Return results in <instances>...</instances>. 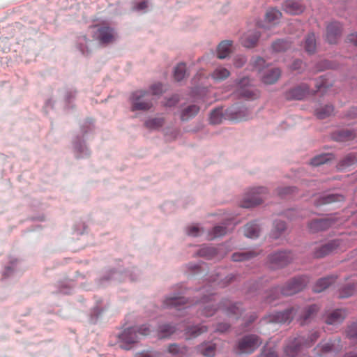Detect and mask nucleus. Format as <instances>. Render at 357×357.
Wrapping results in <instances>:
<instances>
[{
  "label": "nucleus",
  "instance_id": "59",
  "mask_svg": "<svg viewBox=\"0 0 357 357\" xmlns=\"http://www.w3.org/2000/svg\"><path fill=\"white\" fill-rule=\"evenodd\" d=\"M178 102V98L177 96H173L171 98H169L167 102L165 103V105L167 107H172L174 106L175 104H176Z\"/></svg>",
  "mask_w": 357,
  "mask_h": 357
},
{
  "label": "nucleus",
  "instance_id": "14",
  "mask_svg": "<svg viewBox=\"0 0 357 357\" xmlns=\"http://www.w3.org/2000/svg\"><path fill=\"white\" fill-rule=\"evenodd\" d=\"M342 31L341 24L338 22H332L326 27V40L331 44L337 42Z\"/></svg>",
  "mask_w": 357,
  "mask_h": 357
},
{
  "label": "nucleus",
  "instance_id": "21",
  "mask_svg": "<svg viewBox=\"0 0 357 357\" xmlns=\"http://www.w3.org/2000/svg\"><path fill=\"white\" fill-rule=\"evenodd\" d=\"M346 317V313L342 310H335L330 313L326 320L328 324H336L342 322Z\"/></svg>",
  "mask_w": 357,
  "mask_h": 357
},
{
  "label": "nucleus",
  "instance_id": "12",
  "mask_svg": "<svg viewBox=\"0 0 357 357\" xmlns=\"http://www.w3.org/2000/svg\"><path fill=\"white\" fill-rule=\"evenodd\" d=\"M294 307L287 309L283 312H275L268 316V321L274 323H289L296 312Z\"/></svg>",
  "mask_w": 357,
  "mask_h": 357
},
{
  "label": "nucleus",
  "instance_id": "26",
  "mask_svg": "<svg viewBox=\"0 0 357 357\" xmlns=\"http://www.w3.org/2000/svg\"><path fill=\"white\" fill-rule=\"evenodd\" d=\"M231 42L229 40L221 42L218 47V58L223 59L231 52Z\"/></svg>",
  "mask_w": 357,
  "mask_h": 357
},
{
  "label": "nucleus",
  "instance_id": "16",
  "mask_svg": "<svg viewBox=\"0 0 357 357\" xmlns=\"http://www.w3.org/2000/svg\"><path fill=\"white\" fill-rule=\"evenodd\" d=\"M283 8L291 15H298L303 12L305 8L300 0H285Z\"/></svg>",
  "mask_w": 357,
  "mask_h": 357
},
{
  "label": "nucleus",
  "instance_id": "49",
  "mask_svg": "<svg viewBox=\"0 0 357 357\" xmlns=\"http://www.w3.org/2000/svg\"><path fill=\"white\" fill-rule=\"evenodd\" d=\"M333 345V344L331 342L325 343L321 342L318 344L317 349L321 352V354H324L331 351L332 350Z\"/></svg>",
  "mask_w": 357,
  "mask_h": 357
},
{
  "label": "nucleus",
  "instance_id": "28",
  "mask_svg": "<svg viewBox=\"0 0 357 357\" xmlns=\"http://www.w3.org/2000/svg\"><path fill=\"white\" fill-rule=\"evenodd\" d=\"M259 232V226L255 222L248 223L244 227V234L248 238H257Z\"/></svg>",
  "mask_w": 357,
  "mask_h": 357
},
{
  "label": "nucleus",
  "instance_id": "3",
  "mask_svg": "<svg viewBox=\"0 0 357 357\" xmlns=\"http://www.w3.org/2000/svg\"><path fill=\"white\" fill-rule=\"evenodd\" d=\"M91 36L99 45L106 46L114 43L117 34L114 28L106 25H95L91 27Z\"/></svg>",
  "mask_w": 357,
  "mask_h": 357
},
{
  "label": "nucleus",
  "instance_id": "29",
  "mask_svg": "<svg viewBox=\"0 0 357 357\" xmlns=\"http://www.w3.org/2000/svg\"><path fill=\"white\" fill-rule=\"evenodd\" d=\"M355 137V134L349 130H342L335 133L333 138L336 141L345 142L353 139Z\"/></svg>",
  "mask_w": 357,
  "mask_h": 357
},
{
  "label": "nucleus",
  "instance_id": "53",
  "mask_svg": "<svg viewBox=\"0 0 357 357\" xmlns=\"http://www.w3.org/2000/svg\"><path fill=\"white\" fill-rule=\"evenodd\" d=\"M333 68V65L329 62L328 61L324 60L323 61H321V63L319 64V66L316 68V72L322 71L328 68Z\"/></svg>",
  "mask_w": 357,
  "mask_h": 357
},
{
  "label": "nucleus",
  "instance_id": "23",
  "mask_svg": "<svg viewBox=\"0 0 357 357\" xmlns=\"http://www.w3.org/2000/svg\"><path fill=\"white\" fill-rule=\"evenodd\" d=\"M198 351L206 357H213L216 352V345L213 343H204L197 347Z\"/></svg>",
  "mask_w": 357,
  "mask_h": 357
},
{
  "label": "nucleus",
  "instance_id": "31",
  "mask_svg": "<svg viewBox=\"0 0 357 357\" xmlns=\"http://www.w3.org/2000/svg\"><path fill=\"white\" fill-rule=\"evenodd\" d=\"M199 108L195 105H190L184 109L181 113V119L182 121H188L195 116L199 112Z\"/></svg>",
  "mask_w": 357,
  "mask_h": 357
},
{
  "label": "nucleus",
  "instance_id": "13",
  "mask_svg": "<svg viewBox=\"0 0 357 357\" xmlns=\"http://www.w3.org/2000/svg\"><path fill=\"white\" fill-rule=\"evenodd\" d=\"M250 84V79L247 77L242 79L239 82V89L238 90V94L239 96L244 98L248 100L255 99L259 96V93L248 86Z\"/></svg>",
  "mask_w": 357,
  "mask_h": 357
},
{
  "label": "nucleus",
  "instance_id": "32",
  "mask_svg": "<svg viewBox=\"0 0 357 357\" xmlns=\"http://www.w3.org/2000/svg\"><path fill=\"white\" fill-rule=\"evenodd\" d=\"M229 75L230 73L227 68L223 67H218L211 74V77L216 81H222L227 78Z\"/></svg>",
  "mask_w": 357,
  "mask_h": 357
},
{
  "label": "nucleus",
  "instance_id": "6",
  "mask_svg": "<svg viewBox=\"0 0 357 357\" xmlns=\"http://www.w3.org/2000/svg\"><path fill=\"white\" fill-rule=\"evenodd\" d=\"M262 341L256 335H248L240 339L236 349L238 354H250L253 353L261 344Z\"/></svg>",
  "mask_w": 357,
  "mask_h": 357
},
{
  "label": "nucleus",
  "instance_id": "45",
  "mask_svg": "<svg viewBox=\"0 0 357 357\" xmlns=\"http://www.w3.org/2000/svg\"><path fill=\"white\" fill-rule=\"evenodd\" d=\"M227 233L225 227L223 226H215L213 228L211 231L208 234V239L213 240L215 238L222 236Z\"/></svg>",
  "mask_w": 357,
  "mask_h": 357
},
{
  "label": "nucleus",
  "instance_id": "34",
  "mask_svg": "<svg viewBox=\"0 0 357 357\" xmlns=\"http://www.w3.org/2000/svg\"><path fill=\"white\" fill-rule=\"evenodd\" d=\"M175 332V328L169 324H164L159 327L158 331V336L159 338L169 337L172 334Z\"/></svg>",
  "mask_w": 357,
  "mask_h": 357
},
{
  "label": "nucleus",
  "instance_id": "52",
  "mask_svg": "<svg viewBox=\"0 0 357 357\" xmlns=\"http://www.w3.org/2000/svg\"><path fill=\"white\" fill-rule=\"evenodd\" d=\"M316 86L317 91H321L329 87V84L326 82L325 77L321 76L316 80Z\"/></svg>",
  "mask_w": 357,
  "mask_h": 357
},
{
  "label": "nucleus",
  "instance_id": "7",
  "mask_svg": "<svg viewBox=\"0 0 357 357\" xmlns=\"http://www.w3.org/2000/svg\"><path fill=\"white\" fill-rule=\"evenodd\" d=\"M266 188L264 187L253 188L246 193L241 206L243 208H251L259 205L266 197Z\"/></svg>",
  "mask_w": 357,
  "mask_h": 357
},
{
  "label": "nucleus",
  "instance_id": "42",
  "mask_svg": "<svg viewBox=\"0 0 357 357\" xmlns=\"http://www.w3.org/2000/svg\"><path fill=\"white\" fill-rule=\"evenodd\" d=\"M319 307L317 305L309 306L302 315V324H304L308 319H311L319 310Z\"/></svg>",
  "mask_w": 357,
  "mask_h": 357
},
{
  "label": "nucleus",
  "instance_id": "18",
  "mask_svg": "<svg viewBox=\"0 0 357 357\" xmlns=\"http://www.w3.org/2000/svg\"><path fill=\"white\" fill-rule=\"evenodd\" d=\"M356 165H357V153H351L345 155L340 161L337 168L341 171H344Z\"/></svg>",
  "mask_w": 357,
  "mask_h": 357
},
{
  "label": "nucleus",
  "instance_id": "46",
  "mask_svg": "<svg viewBox=\"0 0 357 357\" xmlns=\"http://www.w3.org/2000/svg\"><path fill=\"white\" fill-rule=\"evenodd\" d=\"M228 303H230V301H225L220 307H222V310L225 311L228 316L238 314L240 312V307L237 305H233L230 307H228Z\"/></svg>",
  "mask_w": 357,
  "mask_h": 357
},
{
  "label": "nucleus",
  "instance_id": "47",
  "mask_svg": "<svg viewBox=\"0 0 357 357\" xmlns=\"http://www.w3.org/2000/svg\"><path fill=\"white\" fill-rule=\"evenodd\" d=\"M286 228V225L284 221H275L274 222L273 230L272 231V236L274 238H277L279 234L283 231Z\"/></svg>",
  "mask_w": 357,
  "mask_h": 357
},
{
  "label": "nucleus",
  "instance_id": "56",
  "mask_svg": "<svg viewBox=\"0 0 357 357\" xmlns=\"http://www.w3.org/2000/svg\"><path fill=\"white\" fill-rule=\"evenodd\" d=\"M261 357H278V355L273 349H264Z\"/></svg>",
  "mask_w": 357,
  "mask_h": 357
},
{
  "label": "nucleus",
  "instance_id": "62",
  "mask_svg": "<svg viewBox=\"0 0 357 357\" xmlns=\"http://www.w3.org/2000/svg\"><path fill=\"white\" fill-rule=\"evenodd\" d=\"M295 190V188H292V187H287V188H284L282 190L281 192H280V195H288V194H291L294 192Z\"/></svg>",
  "mask_w": 357,
  "mask_h": 357
},
{
  "label": "nucleus",
  "instance_id": "15",
  "mask_svg": "<svg viewBox=\"0 0 357 357\" xmlns=\"http://www.w3.org/2000/svg\"><path fill=\"white\" fill-rule=\"evenodd\" d=\"M214 301H215V298L212 295L205 296L202 298L201 303L203 304L202 314L205 317H211L214 314L217 310L213 304Z\"/></svg>",
  "mask_w": 357,
  "mask_h": 357
},
{
  "label": "nucleus",
  "instance_id": "58",
  "mask_svg": "<svg viewBox=\"0 0 357 357\" xmlns=\"http://www.w3.org/2000/svg\"><path fill=\"white\" fill-rule=\"evenodd\" d=\"M148 7V2L146 1H141L137 3L134 8L136 10H144Z\"/></svg>",
  "mask_w": 357,
  "mask_h": 357
},
{
  "label": "nucleus",
  "instance_id": "20",
  "mask_svg": "<svg viewBox=\"0 0 357 357\" xmlns=\"http://www.w3.org/2000/svg\"><path fill=\"white\" fill-rule=\"evenodd\" d=\"M344 200V197L342 195L328 194V195H325L320 197L317 199V201H316L315 204H316V206H321L324 204H331V203H333V202H342Z\"/></svg>",
  "mask_w": 357,
  "mask_h": 357
},
{
  "label": "nucleus",
  "instance_id": "4",
  "mask_svg": "<svg viewBox=\"0 0 357 357\" xmlns=\"http://www.w3.org/2000/svg\"><path fill=\"white\" fill-rule=\"evenodd\" d=\"M319 337L318 331L313 332L310 337V340H306L303 337L289 339L284 347V352L287 357H294L302 347H310Z\"/></svg>",
  "mask_w": 357,
  "mask_h": 357
},
{
  "label": "nucleus",
  "instance_id": "2",
  "mask_svg": "<svg viewBox=\"0 0 357 357\" xmlns=\"http://www.w3.org/2000/svg\"><path fill=\"white\" fill-rule=\"evenodd\" d=\"M151 332L149 327L146 325H142L140 327H130L125 329L118 336V342L121 349L129 350L132 348V344L139 340L138 334L141 335H148Z\"/></svg>",
  "mask_w": 357,
  "mask_h": 357
},
{
  "label": "nucleus",
  "instance_id": "1",
  "mask_svg": "<svg viewBox=\"0 0 357 357\" xmlns=\"http://www.w3.org/2000/svg\"><path fill=\"white\" fill-rule=\"evenodd\" d=\"M308 282V278L304 275L294 278L287 282L281 289L277 287L271 290L266 297V302L268 303H273L278 298L279 291L284 296L294 295L303 290Z\"/></svg>",
  "mask_w": 357,
  "mask_h": 357
},
{
  "label": "nucleus",
  "instance_id": "35",
  "mask_svg": "<svg viewBox=\"0 0 357 357\" xmlns=\"http://www.w3.org/2000/svg\"><path fill=\"white\" fill-rule=\"evenodd\" d=\"M206 331L207 328L205 326H195L187 328L185 333L188 335L187 338H192L196 337Z\"/></svg>",
  "mask_w": 357,
  "mask_h": 357
},
{
  "label": "nucleus",
  "instance_id": "19",
  "mask_svg": "<svg viewBox=\"0 0 357 357\" xmlns=\"http://www.w3.org/2000/svg\"><path fill=\"white\" fill-rule=\"evenodd\" d=\"M281 71L279 68L268 69L261 76V80L266 84L275 83L280 77Z\"/></svg>",
  "mask_w": 357,
  "mask_h": 357
},
{
  "label": "nucleus",
  "instance_id": "50",
  "mask_svg": "<svg viewBox=\"0 0 357 357\" xmlns=\"http://www.w3.org/2000/svg\"><path fill=\"white\" fill-rule=\"evenodd\" d=\"M151 94L153 96L161 95L164 91L163 86L160 83H155L150 86Z\"/></svg>",
  "mask_w": 357,
  "mask_h": 357
},
{
  "label": "nucleus",
  "instance_id": "37",
  "mask_svg": "<svg viewBox=\"0 0 357 357\" xmlns=\"http://www.w3.org/2000/svg\"><path fill=\"white\" fill-rule=\"evenodd\" d=\"M187 303V299L183 296H175L167 298L165 301V305L167 306L179 307L180 305H184Z\"/></svg>",
  "mask_w": 357,
  "mask_h": 357
},
{
  "label": "nucleus",
  "instance_id": "38",
  "mask_svg": "<svg viewBox=\"0 0 357 357\" xmlns=\"http://www.w3.org/2000/svg\"><path fill=\"white\" fill-rule=\"evenodd\" d=\"M333 158V155L331 154H321L314 157L311 160V165L313 166H319L320 165L324 164Z\"/></svg>",
  "mask_w": 357,
  "mask_h": 357
},
{
  "label": "nucleus",
  "instance_id": "17",
  "mask_svg": "<svg viewBox=\"0 0 357 357\" xmlns=\"http://www.w3.org/2000/svg\"><path fill=\"white\" fill-rule=\"evenodd\" d=\"M259 38V33L257 31H248L241 38L242 45L247 48L255 47Z\"/></svg>",
  "mask_w": 357,
  "mask_h": 357
},
{
  "label": "nucleus",
  "instance_id": "55",
  "mask_svg": "<svg viewBox=\"0 0 357 357\" xmlns=\"http://www.w3.org/2000/svg\"><path fill=\"white\" fill-rule=\"evenodd\" d=\"M246 62V59L244 56H238L236 57L235 59H234V66L236 67V68H241L242 67L244 63Z\"/></svg>",
  "mask_w": 357,
  "mask_h": 357
},
{
  "label": "nucleus",
  "instance_id": "25",
  "mask_svg": "<svg viewBox=\"0 0 357 357\" xmlns=\"http://www.w3.org/2000/svg\"><path fill=\"white\" fill-rule=\"evenodd\" d=\"M92 40L88 39L86 36H82L78 39V47L84 54H87L91 52Z\"/></svg>",
  "mask_w": 357,
  "mask_h": 357
},
{
  "label": "nucleus",
  "instance_id": "61",
  "mask_svg": "<svg viewBox=\"0 0 357 357\" xmlns=\"http://www.w3.org/2000/svg\"><path fill=\"white\" fill-rule=\"evenodd\" d=\"M229 328V325L227 324H219L217 326L216 331L218 332H225Z\"/></svg>",
  "mask_w": 357,
  "mask_h": 357
},
{
  "label": "nucleus",
  "instance_id": "48",
  "mask_svg": "<svg viewBox=\"0 0 357 357\" xmlns=\"http://www.w3.org/2000/svg\"><path fill=\"white\" fill-rule=\"evenodd\" d=\"M199 255L208 258L214 257L217 254L216 248L213 247H204L199 250Z\"/></svg>",
  "mask_w": 357,
  "mask_h": 357
},
{
  "label": "nucleus",
  "instance_id": "51",
  "mask_svg": "<svg viewBox=\"0 0 357 357\" xmlns=\"http://www.w3.org/2000/svg\"><path fill=\"white\" fill-rule=\"evenodd\" d=\"M347 335L350 339H356L357 341V323H354L348 327Z\"/></svg>",
  "mask_w": 357,
  "mask_h": 357
},
{
  "label": "nucleus",
  "instance_id": "60",
  "mask_svg": "<svg viewBox=\"0 0 357 357\" xmlns=\"http://www.w3.org/2000/svg\"><path fill=\"white\" fill-rule=\"evenodd\" d=\"M302 66L303 62L299 59H296L293 62L291 68L294 70H299L302 68Z\"/></svg>",
  "mask_w": 357,
  "mask_h": 357
},
{
  "label": "nucleus",
  "instance_id": "54",
  "mask_svg": "<svg viewBox=\"0 0 357 357\" xmlns=\"http://www.w3.org/2000/svg\"><path fill=\"white\" fill-rule=\"evenodd\" d=\"M253 66L259 72L261 70V67L264 66L265 63V61L264 59L261 57H257L255 59V60L252 61Z\"/></svg>",
  "mask_w": 357,
  "mask_h": 357
},
{
  "label": "nucleus",
  "instance_id": "63",
  "mask_svg": "<svg viewBox=\"0 0 357 357\" xmlns=\"http://www.w3.org/2000/svg\"><path fill=\"white\" fill-rule=\"evenodd\" d=\"M347 40L357 46V33H351L349 36H348Z\"/></svg>",
  "mask_w": 357,
  "mask_h": 357
},
{
  "label": "nucleus",
  "instance_id": "41",
  "mask_svg": "<svg viewBox=\"0 0 357 357\" xmlns=\"http://www.w3.org/2000/svg\"><path fill=\"white\" fill-rule=\"evenodd\" d=\"M186 75V67L185 63H181L178 64L174 72V77L176 81H181Z\"/></svg>",
  "mask_w": 357,
  "mask_h": 357
},
{
  "label": "nucleus",
  "instance_id": "24",
  "mask_svg": "<svg viewBox=\"0 0 357 357\" xmlns=\"http://www.w3.org/2000/svg\"><path fill=\"white\" fill-rule=\"evenodd\" d=\"M334 282L335 278L332 276L321 278L314 284L313 290L314 292H321Z\"/></svg>",
  "mask_w": 357,
  "mask_h": 357
},
{
  "label": "nucleus",
  "instance_id": "9",
  "mask_svg": "<svg viewBox=\"0 0 357 357\" xmlns=\"http://www.w3.org/2000/svg\"><path fill=\"white\" fill-rule=\"evenodd\" d=\"M293 256L291 252L280 251L268 257V263L273 268H282L291 261Z\"/></svg>",
  "mask_w": 357,
  "mask_h": 357
},
{
  "label": "nucleus",
  "instance_id": "57",
  "mask_svg": "<svg viewBox=\"0 0 357 357\" xmlns=\"http://www.w3.org/2000/svg\"><path fill=\"white\" fill-rule=\"evenodd\" d=\"M187 233L189 236H197L199 233V229L196 226H192L188 229Z\"/></svg>",
  "mask_w": 357,
  "mask_h": 357
},
{
  "label": "nucleus",
  "instance_id": "30",
  "mask_svg": "<svg viewBox=\"0 0 357 357\" xmlns=\"http://www.w3.org/2000/svg\"><path fill=\"white\" fill-rule=\"evenodd\" d=\"M305 50L309 54H313L316 50V38L313 33H309L305 41Z\"/></svg>",
  "mask_w": 357,
  "mask_h": 357
},
{
  "label": "nucleus",
  "instance_id": "8",
  "mask_svg": "<svg viewBox=\"0 0 357 357\" xmlns=\"http://www.w3.org/2000/svg\"><path fill=\"white\" fill-rule=\"evenodd\" d=\"M346 248L342 240L335 239L316 248L314 255L317 258H322L333 252L344 251Z\"/></svg>",
  "mask_w": 357,
  "mask_h": 357
},
{
  "label": "nucleus",
  "instance_id": "33",
  "mask_svg": "<svg viewBox=\"0 0 357 357\" xmlns=\"http://www.w3.org/2000/svg\"><path fill=\"white\" fill-rule=\"evenodd\" d=\"M353 282H354L352 284V287L350 284H349L340 290L339 294L340 298H343L349 297L354 294L356 291H357V280H353Z\"/></svg>",
  "mask_w": 357,
  "mask_h": 357
},
{
  "label": "nucleus",
  "instance_id": "43",
  "mask_svg": "<svg viewBox=\"0 0 357 357\" xmlns=\"http://www.w3.org/2000/svg\"><path fill=\"white\" fill-rule=\"evenodd\" d=\"M333 112V107L332 105H326L324 107L317 109L315 112V114L317 118L324 119L329 116Z\"/></svg>",
  "mask_w": 357,
  "mask_h": 357
},
{
  "label": "nucleus",
  "instance_id": "39",
  "mask_svg": "<svg viewBox=\"0 0 357 357\" xmlns=\"http://www.w3.org/2000/svg\"><path fill=\"white\" fill-rule=\"evenodd\" d=\"M281 16L282 13L280 10L275 8H271L268 10L266 13V20L268 22L275 24L278 20H280Z\"/></svg>",
  "mask_w": 357,
  "mask_h": 357
},
{
  "label": "nucleus",
  "instance_id": "36",
  "mask_svg": "<svg viewBox=\"0 0 357 357\" xmlns=\"http://www.w3.org/2000/svg\"><path fill=\"white\" fill-rule=\"evenodd\" d=\"M257 256V253L254 251L236 252L232 255V260L234 261H243L250 259Z\"/></svg>",
  "mask_w": 357,
  "mask_h": 357
},
{
  "label": "nucleus",
  "instance_id": "11",
  "mask_svg": "<svg viewBox=\"0 0 357 357\" xmlns=\"http://www.w3.org/2000/svg\"><path fill=\"white\" fill-rule=\"evenodd\" d=\"M336 225V220L333 218L316 219L308 224V228L311 232H318L328 229Z\"/></svg>",
  "mask_w": 357,
  "mask_h": 357
},
{
  "label": "nucleus",
  "instance_id": "5",
  "mask_svg": "<svg viewBox=\"0 0 357 357\" xmlns=\"http://www.w3.org/2000/svg\"><path fill=\"white\" fill-rule=\"evenodd\" d=\"M131 110L147 111L153 107V100L149 92L139 90L133 92L130 96Z\"/></svg>",
  "mask_w": 357,
  "mask_h": 357
},
{
  "label": "nucleus",
  "instance_id": "22",
  "mask_svg": "<svg viewBox=\"0 0 357 357\" xmlns=\"http://www.w3.org/2000/svg\"><path fill=\"white\" fill-rule=\"evenodd\" d=\"M167 352L173 357H183L188 353V348L183 345L171 344L167 347Z\"/></svg>",
  "mask_w": 357,
  "mask_h": 357
},
{
  "label": "nucleus",
  "instance_id": "10",
  "mask_svg": "<svg viewBox=\"0 0 357 357\" xmlns=\"http://www.w3.org/2000/svg\"><path fill=\"white\" fill-rule=\"evenodd\" d=\"M310 94V87L306 84H301L286 92L285 98L287 100H301L305 98Z\"/></svg>",
  "mask_w": 357,
  "mask_h": 357
},
{
  "label": "nucleus",
  "instance_id": "40",
  "mask_svg": "<svg viewBox=\"0 0 357 357\" xmlns=\"http://www.w3.org/2000/svg\"><path fill=\"white\" fill-rule=\"evenodd\" d=\"M289 47L290 43L287 40H278L272 45L273 50L276 52L285 51Z\"/></svg>",
  "mask_w": 357,
  "mask_h": 357
},
{
  "label": "nucleus",
  "instance_id": "44",
  "mask_svg": "<svg viewBox=\"0 0 357 357\" xmlns=\"http://www.w3.org/2000/svg\"><path fill=\"white\" fill-rule=\"evenodd\" d=\"M223 116L221 109H215L211 113L209 121L211 124L217 125L222 123Z\"/></svg>",
  "mask_w": 357,
  "mask_h": 357
},
{
  "label": "nucleus",
  "instance_id": "64",
  "mask_svg": "<svg viewBox=\"0 0 357 357\" xmlns=\"http://www.w3.org/2000/svg\"><path fill=\"white\" fill-rule=\"evenodd\" d=\"M135 357H153V356L150 352L142 351L135 354Z\"/></svg>",
  "mask_w": 357,
  "mask_h": 357
},
{
  "label": "nucleus",
  "instance_id": "27",
  "mask_svg": "<svg viewBox=\"0 0 357 357\" xmlns=\"http://www.w3.org/2000/svg\"><path fill=\"white\" fill-rule=\"evenodd\" d=\"M165 123L162 117H155L149 119L144 122V126L149 130H158Z\"/></svg>",
  "mask_w": 357,
  "mask_h": 357
}]
</instances>
